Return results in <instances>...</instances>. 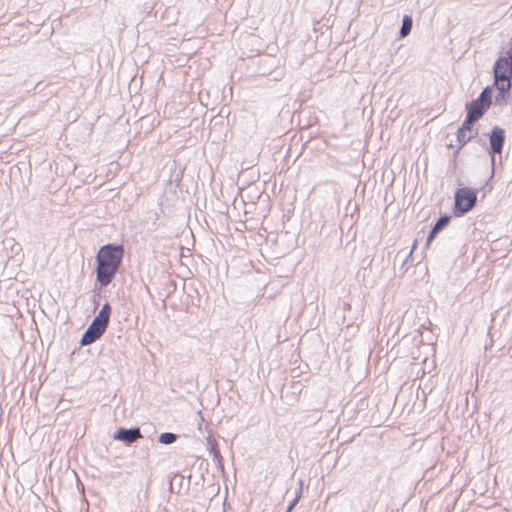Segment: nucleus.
Masks as SVG:
<instances>
[{
  "label": "nucleus",
  "instance_id": "nucleus-13",
  "mask_svg": "<svg viewBox=\"0 0 512 512\" xmlns=\"http://www.w3.org/2000/svg\"><path fill=\"white\" fill-rule=\"evenodd\" d=\"M183 482H184L183 475H181L179 473L174 474L169 481V490L172 493H180Z\"/></svg>",
  "mask_w": 512,
  "mask_h": 512
},
{
  "label": "nucleus",
  "instance_id": "nucleus-7",
  "mask_svg": "<svg viewBox=\"0 0 512 512\" xmlns=\"http://www.w3.org/2000/svg\"><path fill=\"white\" fill-rule=\"evenodd\" d=\"M490 106L484 102H481L480 99H473L470 102H467L465 105L466 113L480 120L485 113L489 110Z\"/></svg>",
  "mask_w": 512,
  "mask_h": 512
},
{
  "label": "nucleus",
  "instance_id": "nucleus-18",
  "mask_svg": "<svg viewBox=\"0 0 512 512\" xmlns=\"http://www.w3.org/2000/svg\"><path fill=\"white\" fill-rule=\"evenodd\" d=\"M213 460L215 461L217 468L221 472H224V458L222 457V455L216 453V456L213 457Z\"/></svg>",
  "mask_w": 512,
  "mask_h": 512
},
{
  "label": "nucleus",
  "instance_id": "nucleus-2",
  "mask_svg": "<svg viewBox=\"0 0 512 512\" xmlns=\"http://www.w3.org/2000/svg\"><path fill=\"white\" fill-rule=\"evenodd\" d=\"M487 136L489 141L488 144L484 139L479 137V133L476 135V139L473 141L485 149L490 156L491 177H493L495 172L496 156L499 155L501 157L506 143V131L504 128L496 125L492 127Z\"/></svg>",
  "mask_w": 512,
  "mask_h": 512
},
{
  "label": "nucleus",
  "instance_id": "nucleus-12",
  "mask_svg": "<svg viewBox=\"0 0 512 512\" xmlns=\"http://www.w3.org/2000/svg\"><path fill=\"white\" fill-rule=\"evenodd\" d=\"M478 121V119L466 113L465 119L463 120L458 130H462L464 132H468L469 134H473L474 131L476 130V128H474V125Z\"/></svg>",
  "mask_w": 512,
  "mask_h": 512
},
{
  "label": "nucleus",
  "instance_id": "nucleus-3",
  "mask_svg": "<svg viewBox=\"0 0 512 512\" xmlns=\"http://www.w3.org/2000/svg\"><path fill=\"white\" fill-rule=\"evenodd\" d=\"M478 189L471 187L457 188L454 193L452 213L455 217H463L473 210L477 204Z\"/></svg>",
  "mask_w": 512,
  "mask_h": 512
},
{
  "label": "nucleus",
  "instance_id": "nucleus-6",
  "mask_svg": "<svg viewBox=\"0 0 512 512\" xmlns=\"http://www.w3.org/2000/svg\"><path fill=\"white\" fill-rule=\"evenodd\" d=\"M113 439L123 442L126 446H131L138 440L143 438L140 427H119L113 433Z\"/></svg>",
  "mask_w": 512,
  "mask_h": 512
},
{
  "label": "nucleus",
  "instance_id": "nucleus-11",
  "mask_svg": "<svg viewBox=\"0 0 512 512\" xmlns=\"http://www.w3.org/2000/svg\"><path fill=\"white\" fill-rule=\"evenodd\" d=\"M413 27V18L411 15H404L402 18V24L399 30V38L403 39L407 37L412 30Z\"/></svg>",
  "mask_w": 512,
  "mask_h": 512
},
{
  "label": "nucleus",
  "instance_id": "nucleus-1",
  "mask_svg": "<svg viewBox=\"0 0 512 512\" xmlns=\"http://www.w3.org/2000/svg\"><path fill=\"white\" fill-rule=\"evenodd\" d=\"M125 248L120 243L102 245L95 256L96 285L106 288L115 279L123 264Z\"/></svg>",
  "mask_w": 512,
  "mask_h": 512
},
{
  "label": "nucleus",
  "instance_id": "nucleus-22",
  "mask_svg": "<svg viewBox=\"0 0 512 512\" xmlns=\"http://www.w3.org/2000/svg\"><path fill=\"white\" fill-rule=\"evenodd\" d=\"M504 59H508L510 63H512V46L508 49L506 53V57H503Z\"/></svg>",
  "mask_w": 512,
  "mask_h": 512
},
{
  "label": "nucleus",
  "instance_id": "nucleus-8",
  "mask_svg": "<svg viewBox=\"0 0 512 512\" xmlns=\"http://www.w3.org/2000/svg\"><path fill=\"white\" fill-rule=\"evenodd\" d=\"M451 221V216L448 214L442 215L436 223L432 226L431 230L428 233L427 239H426V247H429L432 241L437 237V235L443 231L445 228L448 227Z\"/></svg>",
  "mask_w": 512,
  "mask_h": 512
},
{
  "label": "nucleus",
  "instance_id": "nucleus-21",
  "mask_svg": "<svg viewBox=\"0 0 512 512\" xmlns=\"http://www.w3.org/2000/svg\"><path fill=\"white\" fill-rule=\"evenodd\" d=\"M302 485H303V482H302V481H300V487H299V489L297 490L296 495H295V497H294V499H298V502L300 501L301 496H302Z\"/></svg>",
  "mask_w": 512,
  "mask_h": 512
},
{
  "label": "nucleus",
  "instance_id": "nucleus-17",
  "mask_svg": "<svg viewBox=\"0 0 512 512\" xmlns=\"http://www.w3.org/2000/svg\"><path fill=\"white\" fill-rule=\"evenodd\" d=\"M111 312H112V308H111V305L109 302H106L102 305V308L100 309L99 313L97 314V316L107 320L108 322L110 321V317H111Z\"/></svg>",
  "mask_w": 512,
  "mask_h": 512
},
{
  "label": "nucleus",
  "instance_id": "nucleus-16",
  "mask_svg": "<svg viewBox=\"0 0 512 512\" xmlns=\"http://www.w3.org/2000/svg\"><path fill=\"white\" fill-rule=\"evenodd\" d=\"M207 445H208V450H209L210 454H212L213 457L216 456V453L221 454L219 445L213 436L207 437Z\"/></svg>",
  "mask_w": 512,
  "mask_h": 512
},
{
  "label": "nucleus",
  "instance_id": "nucleus-10",
  "mask_svg": "<svg viewBox=\"0 0 512 512\" xmlns=\"http://www.w3.org/2000/svg\"><path fill=\"white\" fill-rule=\"evenodd\" d=\"M478 134V128H476V130L474 131L473 134H468V132H464L462 130H458L457 129V132H456V139H457V142L459 144V147L457 148V150L454 152V157H456L460 150L465 146L467 145L469 142H472L473 140L476 139V135Z\"/></svg>",
  "mask_w": 512,
  "mask_h": 512
},
{
  "label": "nucleus",
  "instance_id": "nucleus-15",
  "mask_svg": "<svg viewBox=\"0 0 512 512\" xmlns=\"http://www.w3.org/2000/svg\"><path fill=\"white\" fill-rule=\"evenodd\" d=\"M178 438V434L172 432H163L158 436V442L164 445H170L175 443Z\"/></svg>",
  "mask_w": 512,
  "mask_h": 512
},
{
  "label": "nucleus",
  "instance_id": "nucleus-9",
  "mask_svg": "<svg viewBox=\"0 0 512 512\" xmlns=\"http://www.w3.org/2000/svg\"><path fill=\"white\" fill-rule=\"evenodd\" d=\"M511 88L512 85L509 83H501L498 86H494V89L497 90V94L495 95V105L503 107L509 103Z\"/></svg>",
  "mask_w": 512,
  "mask_h": 512
},
{
  "label": "nucleus",
  "instance_id": "nucleus-23",
  "mask_svg": "<svg viewBox=\"0 0 512 512\" xmlns=\"http://www.w3.org/2000/svg\"><path fill=\"white\" fill-rule=\"evenodd\" d=\"M98 295H99V293H95V294H94V303H95V305H96V306H98V305H99V302H98V301H96V297H97Z\"/></svg>",
  "mask_w": 512,
  "mask_h": 512
},
{
  "label": "nucleus",
  "instance_id": "nucleus-5",
  "mask_svg": "<svg viewBox=\"0 0 512 512\" xmlns=\"http://www.w3.org/2000/svg\"><path fill=\"white\" fill-rule=\"evenodd\" d=\"M493 78L494 86L501 83L512 85V63L508 59L499 57L493 66Z\"/></svg>",
  "mask_w": 512,
  "mask_h": 512
},
{
  "label": "nucleus",
  "instance_id": "nucleus-20",
  "mask_svg": "<svg viewBox=\"0 0 512 512\" xmlns=\"http://www.w3.org/2000/svg\"><path fill=\"white\" fill-rule=\"evenodd\" d=\"M298 504V499H293L286 508L285 512H291Z\"/></svg>",
  "mask_w": 512,
  "mask_h": 512
},
{
  "label": "nucleus",
  "instance_id": "nucleus-14",
  "mask_svg": "<svg viewBox=\"0 0 512 512\" xmlns=\"http://www.w3.org/2000/svg\"><path fill=\"white\" fill-rule=\"evenodd\" d=\"M493 91L494 84L486 86L478 95L477 99H480L481 102L487 103L491 107L493 103Z\"/></svg>",
  "mask_w": 512,
  "mask_h": 512
},
{
  "label": "nucleus",
  "instance_id": "nucleus-24",
  "mask_svg": "<svg viewBox=\"0 0 512 512\" xmlns=\"http://www.w3.org/2000/svg\"><path fill=\"white\" fill-rule=\"evenodd\" d=\"M344 224H345V219L342 221L341 229H343Z\"/></svg>",
  "mask_w": 512,
  "mask_h": 512
},
{
  "label": "nucleus",
  "instance_id": "nucleus-4",
  "mask_svg": "<svg viewBox=\"0 0 512 512\" xmlns=\"http://www.w3.org/2000/svg\"><path fill=\"white\" fill-rule=\"evenodd\" d=\"M109 322L99 316H95L82 334L80 345L88 346L99 340L108 328Z\"/></svg>",
  "mask_w": 512,
  "mask_h": 512
},
{
  "label": "nucleus",
  "instance_id": "nucleus-19",
  "mask_svg": "<svg viewBox=\"0 0 512 512\" xmlns=\"http://www.w3.org/2000/svg\"><path fill=\"white\" fill-rule=\"evenodd\" d=\"M410 256H411V253L408 254L407 256H405V258L401 262V269L403 270V273H405L407 271L406 265L408 263Z\"/></svg>",
  "mask_w": 512,
  "mask_h": 512
}]
</instances>
